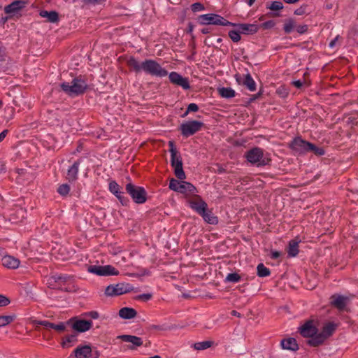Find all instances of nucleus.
Segmentation results:
<instances>
[{
  "label": "nucleus",
  "mask_w": 358,
  "mask_h": 358,
  "mask_svg": "<svg viewBox=\"0 0 358 358\" xmlns=\"http://www.w3.org/2000/svg\"><path fill=\"white\" fill-rule=\"evenodd\" d=\"M87 87L86 83L80 78H74L71 83H64L61 85L62 90L71 96L83 94Z\"/></svg>",
  "instance_id": "1"
},
{
  "label": "nucleus",
  "mask_w": 358,
  "mask_h": 358,
  "mask_svg": "<svg viewBox=\"0 0 358 358\" xmlns=\"http://www.w3.org/2000/svg\"><path fill=\"white\" fill-rule=\"evenodd\" d=\"M171 152V166L174 168V173L179 180L185 179V173L182 169V162L180 155H178V151L175 147L173 141L169 142Z\"/></svg>",
  "instance_id": "2"
},
{
  "label": "nucleus",
  "mask_w": 358,
  "mask_h": 358,
  "mask_svg": "<svg viewBox=\"0 0 358 358\" xmlns=\"http://www.w3.org/2000/svg\"><path fill=\"white\" fill-rule=\"evenodd\" d=\"M245 157L250 163L257 166H265L271 161L268 157L264 156L263 150L257 147L248 150Z\"/></svg>",
  "instance_id": "3"
},
{
  "label": "nucleus",
  "mask_w": 358,
  "mask_h": 358,
  "mask_svg": "<svg viewBox=\"0 0 358 358\" xmlns=\"http://www.w3.org/2000/svg\"><path fill=\"white\" fill-rule=\"evenodd\" d=\"M143 71L148 74L160 78L168 75V71L152 59H146L143 62Z\"/></svg>",
  "instance_id": "4"
},
{
  "label": "nucleus",
  "mask_w": 358,
  "mask_h": 358,
  "mask_svg": "<svg viewBox=\"0 0 358 358\" xmlns=\"http://www.w3.org/2000/svg\"><path fill=\"white\" fill-rule=\"evenodd\" d=\"M199 21L202 24H215L222 26H235L234 23L230 22L223 17L217 14H204L199 17Z\"/></svg>",
  "instance_id": "5"
},
{
  "label": "nucleus",
  "mask_w": 358,
  "mask_h": 358,
  "mask_svg": "<svg viewBox=\"0 0 358 358\" xmlns=\"http://www.w3.org/2000/svg\"><path fill=\"white\" fill-rule=\"evenodd\" d=\"M125 189L135 203L141 204L146 201L147 193L143 187L129 182L126 185Z\"/></svg>",
  "instance_id": "6"
},
{
  "label": "nucleus",
  "mask_w": 358,
  "mask_h": 358,
  "mask_svg": "<svg viewBox=\"0 0 358 358\" xmlns=\"http://www.w3.org/2000/svg\"><path fill=\"white\" fill-rule=\"evenodd\" d=\"M87 271L90 273H94L100 276L117 275L119 274V271L111 265H92L88 266Z\"/></svg>",
  "instance_id": "7"
},
{
  "label": "nucleus",
  "mask_w": 358,
  "mask_h": 358,
  "mask_svg": "<svg viewBox=\"0 0 358 358\" xmlns=\"http://www.w3.org/2000/svg\"><path fill=\"white\" fill-rule=\"evenodd\" d=\"M203 125L201 122L193 120L182 124L180 129L182 136L188 137L201 130Z\"/></svg>",
  "instance_id": "8"
},
{
  "label": "nucleus",
  "mask_w": 358,
  "mask_h": 358,
  "mask_svg": "<svg viewBox=\"0 0 358 358\" xmlns=\"http://www.w3.org/2000/svg\"><path fill=\"white\" fill-rule=\"evenodd\" d=\"M76 358H99V354L96 350H92L90 345H79L74 350Z\"/></svg>",
  "instance_id": "9"
},
{
  "label": "nucleus",
  "mask_w": 358,
  "mask_h": 358,
  "mask_svg": "<svg viewBox=\"0 0 358 358\" xmlns=\"http://www.w3.org/2000/svg\"><path fill=\"white\" fill-rule=\"evenodd\" d=\"M118 339L122 340L124 342L129 343L127 347L129 350H136L138 347L143 345V340L141 338L132 336V335H120L117 336Z\"/></svg>",
  "instance_id": "10"
},
{
  "label": "nucleus",
  "mask_w": 358,
  "mask_h": 358,
  "mask_svg": "<svg viewBox=\"0 0 358 358\" xmlns=\"http://www.w3.org/2000/svg\"><path fill=\"white\" fill-rule=\"evenodd\" d=\"M299 331L303 337L309 338L317 333V329L313 320H308L299 328Z\"/></svg>",
  "instance_id": "11"
},
{
  "label": "nucleus",
  "mask_w": 358,
  "mask_h": 358,
  "mask_svg": "<svg viewBox=\"0 0 358 358\" xmlns=\"http://www.w3.org/2000/svg\"><path fill=\"white\" fill-rule=\"evenodd\" d=\"M25 5L26 2L24 1H15L6 6L4 10L6 13L10 15V17L17 16Z\"/></svg>",
  "instance_id": "12"
},
{
  "label": "nucleus",
  "mask_w": 358,
  "mask_h": 358,
  "mask_svg": "<svg viewBox=\"0 0 358 358\" xmlns=\"http://www.w3.org/2000/svg\"><path fill=\"white\" fill-rule=\"evenodd\" d=\"M169 77L172 83L182 87L184 90H189L190 88L188 79L187 78H183L179 73L176 72H171Z\"/></svg>",
  "instance_id": "13"
},
{
  "label": "nucleus",
  "mask_w": 358,
  "mask_h": 358,
  "mask_svg": "<svg viewBox=\"0 0 358 358\" xmlns=\"http://www.w3.org/2000/svg\"><path fill=\"white\" fill-rule=\"evenodd\" d=\"M312 146V143L308 141H303L301 138H296L290 144V147L294 150L299 152H308V147Z\"/></svg>",
  "instance_id": "14"
},
{
  "label": "nucleus",
  "mask_w": 358,
  "mask_h": 358,
  "mask_svg": "<svg viewBox=\"0 0 358 358\" xmlns=\"http://www.w3.org/2000/svg\"><path fill=\"white\" fill-rule=\"evenodd\" d=\"M190 207L198 214L203 213V210L207 208V203L199 196L192 199L189 201Z\"/></svg>",
  "instance_id": "15"
},
{
  "label": "nucleus",
  "mask_w": 358,
  "mask_h": 358,
  "mask_svg": "<svg viewBox=\"0 0 358 358\" xmlns=\"http://www.w3.org/2000/svg\"><path fill=\"white\" fill-rule=\"evenodd\" d=\"M2 265L8 269H15L20 266V262L18 259L11 255H4L1 258Z\"/></svg>",
  "instance_id": "16"
},
{
  "label": "nucleus",
  "mask_w": 358,
  "mask_h": 358,
  "mask_svg": "<svg viewBox=\"0 0 358 358\" xmlns=\"http://www.w3.org/2000/svg\"><path fill=\"white\" fill-rule=\"evenodd\" d=\"M66 278L62 276H52L48 279V287L51 289H66L63 285L66 282Z\"/></svg>",
  "instance_id": "17"
},
{
  "label": "nucleus",
  "mask_w": 358,
  "mask_h": 358,
  "mask_svg": "<svg viewBox=\"0 0 358 358\" xmlns=\"http://www.w3.org/2000/svg\"><path fill=\"white\" fill-rule=\"evenodd\" d=\"M92 327V321L84 320H77L72 324V328L78 332L87 331L90 330Z\"/></svg>",
  "instance_id": "18"
},
{
  "label": "nucleus",
  "mask_w": 358,
  "mask_h": 358,
  "mask_svg": "<svg viewBox=\"0 0 358 358\" xmlns=\"http://www.w3.org/2000/svg\"><path fill=\"white\" fill-rule=\"evenodd\" d=\"M243 34H253L258 31V26L255 24H234Z\"/></svg>",
  "instance_id": "19"
},
{
  "label": "nucleus",
  "mask_w": 358,
  "mask_h": 358,
  "mask_svg": "<svg viewBox=\"0 0 358 358\" xmlns=\"http://www.w3.org/2000/svg\"><path fill=\"white\" fill-rule=\"evenodd\" d=\"M109 189L113 194H115L118 198V199L121 201V203L123 205L127 203V200L124 199V197L122 196V194H123V192H122L120 190V185L116 182L111 181L109 183Z\"/></svg>",
  "instance_id": "20"
},
{
  "label": "nucleus",
  "mask_w": 358,
  "mask_h": 358,
  "mask_svg": "<svg viewBox=\"0 0 358 358\" xmlns=\"http://www.w3.org/2000/svg\"><path fill=\"white\" fill-rule=\"evenodd\" d=\"M15 172L17 174L16 180L19 184H23L25 181L32 178L31 174L29 173L27 169H17Z\"/></svg>",
  "instance_id": "21"
},
{
  "label": "nucleus",
  "mask_w": 358,
  "mask_h": 358,
  "mask_svg": "<svg viewBox=\"0 0 358 358\" xmlns=\"http://www.w3.org/2000/svg\"><path fill=\"white\" fill-rule=\"evenodd\" d=\"M281 346L283 349L289 350L292 351H296L299 349L298 344L296 339L293 338H289L282 339L281 341Z\"/></svg>",
  "instance_id": "22"
},
{
  "label": "nucleus",
  "mask_w": 358,
  "mask_h": 358,
  "mask_svg": "<svg viewBox=\"0 0 358 358\" xmlns=\"http://www.w3.org/2000/svg\"><path fill=\"white\" fill-rule=\"evenodd\" d=\"M331 304L338 308L343 310L346 305V297L340 295H333L331 298Z\"/></svg>",
  "instance_id": "23"
},
{
  "label": "nucleus",
  "mask_w": 358,
  "mask_h": 358,
  "mask_svg": "<svg viewBox=\"0 0 358 358\" xmlns=\"http://www.w3.org/2000/svg\"><path fill=\"white\" fill-rule=\"evenodd\" d=\"M79 164L78 162H75L69 169L66 178L69 182H73L77 179Z\"/></svg>",
  "instance_id": "24"
},
{
  "label": "nucleus",
  "mask_w": 358,
  "mask_h": 358,
  "mask_svg": "<svg viewBox=\"0 0 358 358\" xmlns=\"http://www.w3.org/2000/svg\"><path fill=\"white\" fill-rule=\"evenodd\" d=\"M137 312L132 308L124 307L119 310V315L124 319H132L136 317Z\"/></svg>",
  "instance_id": "25"
},
{
  "label": "nucleus",
  "mask_w": 358,
  "mask_h": 358,
  "mask_svg": "<svg viewBox=\"0 0 358 358\" xmlns=\"http://www.w3.org/2000/svg\"><path fill=\"white\" fill-rule=\"evenodd\" d=\"M201 216L203 218V220L210 224H215L217 223V217L214 216L213 213L211 210H208V208L203 210V213L200 214Z\"/></svg>",
  "instance_id": "26"
},
{
  "label": "nucleus",
  "mask_w": 358,
  "mask_h": 358,
  "mask_svg": "<svg viewBox=\"0 0 358 358\" xmlns=\"http://www.w3.org/2000/svg\"><path fill=\"white\" fill-rule=\"evenodd\" d=\"M127 63L129 68L136 73L143 71V62L140 63L134 57H129Z\"/></svg>",
  "instance_id": "27"
},
{
  "label": "nucleus",
  "mask_w": 358,
  "mask_h": 358,
  "mask_svg": "<svg viewBox=\"0 0 358 358\" xmlns=\"http://www.w3.org/2000/svg\"><path fill=\"white\" fill-rule=\"evenodd\" d=\"M116 295H121L131 292L134 289L132 285L129 283H118L115 285Z\"/></svg>",
  "instance_id": "28"
},
{
  "label": "nucleus",
  "mask_w": 358,
  "mask_h": 358,
  "mask_svg": "<svg viewBox=\"0 0 358 358\" xmlns=\"http://www.w3.org/2000/svg\"><path fill=\"white\" fill-rule=\"evenodd\" d=\"M336 330V325L333 323H327L326 324L323 328L322 331L320 333L323 337L327 339L330 336L333 334L334 331Z\"/></svg>",
  "instance_id": "29"
},
{
  "label": "nucleus",
  "mask_w": 358,
  "mask_h": 358,
  "mask_svg": "<svg viewBox=\"0 0 358 358\" xmlns=\"http://www.w3.org/2000/svg\"><path fill=\"white\" fill-rule=\"evenodd\" d=\"M310 338V339H309L307 343L309 345L313 347H317L322 345L326 340L320 334H316L315 336Z\"/></svg>",
  "instance_id": "30"
},
{
  "label": "nucleus",
  "mask_w": 358,
  "mask_h": 358,
  "mask_svg": "<svg viewBox=\"0 0 358 358\" xmlns=\"http://www.w3.org/2000/svg\"><path fill=\"white\" fill-rule=\"evenodd\" d=\"M243 84L251 92H254L256 90L255 82L250 73L245 75Z\"/></svg>",
  "instance_id": "31"
},
{
  "label": "nucleus",
  "mask_w": 358,
  "mask_h": 358,
  "mask_svg": "<svg viewBox=\"0 0 358 358\" xmlns=\"http://www.w3.org/2000/svg\"><path fill=\"white\" fill-rule=\"evenodd\" d=\"M219 94L223 98H232L235 96V91L230 87H222L218 89Z\"/></svg>",
  "instance_id": "32"
},
{
  "label": "nucleus",
  "mask_w": 358,
  "mask_h": 358,
  "mask_svg": "<svg viewBox=\"0 0 358 358\" xmlns=\"http://www.w3.org/2000/svg\"><path fill=\"white\" fill-rule=\"evenodd\" d=\"M77 341V335L71 334L66 336L64 338L63 341L62 342V346L63 348H69L72 346Z\"/></svg>",
  "instance_id": "33"
},
{
  "label": "nucleus",
  "mask_w": 358,
  "mask_h": 358,
  "mask_svg": "<svg viewBox=\"0 0 358 358\" xmlns=\"http://www.w3.org/2000/svg\"><path fill=\"white\" fill-rule=\"evenodd\" d=\"M213 344V341H205L201 342L195 343L193 348L196 350H203L210 348Z\"/></svg>",
  "instance_id": "34"
},
{
  "label": "nucleus",
  "mask_w": 358,
  "mask_h": 358,
  "mask_svg": "<svg viewBox=\"0 0 358 358\" xmlns=\"http://www.w3.org/2000/svg\"><path fill=\"white\" fill-rule=\"evenodd\" d=\"M299 243L295 241H291L288 248V255L290 257H295L299 252Z\"/></svg>",
  "instance_id": "35"
},
{
  "label": "nucleus",
  "mask_w": 358,
  "mask_h": 358,
  "mask_svg": "<svg viewBox=\"0 0 358 358\" xmlns=\"http://www.w3.org/2000/svg\"><path fill=\"white\" fill-rule=\"evenodd\" d=\"M196 189L195 187L192 185L191 183L182 181L181 182V187L180 193H193Z\"/></svg>",
  "instance_id": "36"
},
{
  "label": "nucleus",
  "mask_w": 358,
  "mask_h": 358,
  "mask_svg": "<svg viewBox=\"0 0 358 358\" xmlns=\"http://www.w3.org/2000/svg\"><path fill=\"white\" fill-rule=\"evenodd\" d=\"M15 318V315H0V327H3L10 324L14 321Z\"/></svg>",
  "instance_id": "37"
},
{
  "label": "nucleus",
  "mask_w": 358,
  "mask_h": 358,
  "mask_svg": "<svg viewBox=\"0 0 358 358\" xmlns=\"http://www.w3.org/2000/svg\"><path fill=\"white\" fill-rule=\"evenodd\" d=\"M296 27V22L293 19H289L285 21L283 29L286 34H289Z\"/></svg>",
  "instance_id": "38"
},
{
  "label": "nucleus",
  "mask_w": 358,
  "mask_h": 358,
  "mask_svg": "<svg viewBox=\"0 0 358 358\" xmlns=\"http://www.w3.org/2000/svg\"><path fill=\"white\" fill-rule=\"evenodd\" d=\"M257 275L259 277H266L270 275V270L264 266L263 264H259L257 266Z\"/></svg>",
  "instance_id": "39"
},
{
  "label": "nucleus",
  "mask_w": 358,
  "mask_h": 358,
  "mask_svg": "<svg viewBox=\"0 0 358 358\" xmlns=\"http://www.w3.org/2000/svg\"><path fill=\"white\" fill-rule=\"evenodd\" d=\"M266 8L273 11H278L283 8V4L280 1H274L270 5H267Z\"/></svg>",
  "instance_id": "40"
},
{
  "label": "nucleus",
  "mask_w": 358,
  "mask_h": 358,
  "mask_svg": "<svg viewBox=\"0 0 358 358\" xmlns=\"http://www.w3.org/2000/svg\"><path fill=\"white\" fill-rule=\"evenodd\" d=\"M46 19L50 22H57L59 20V15L56 11H46Z\"/></svg>",
  "instance_id": "41"
},
{
  "label": "nucleus",
  "mask_w": 358,
  "mask_h": 358,
  "mask_svg": "<svg viewBox=\"0 0 358 358\" xmlns=\"http://www.w3.org/2000/svg\"><path fill=\"white\" fill-rule=\"evenodd\" d=\"M181 187V182L178 181L176 179H171L169 182V188L173 191L180 192Z\"/></svg>",
  "instance_id": "42"
},
{
  "label": "nucleus",
  "mask_w": 358,
  "mask_h": 358,
  "mask_svg": "<svg viewBox=\"0 0 358 358\" xmlns=\"http://www.w3.org/2000/svg\"><path fill=\"white\" fill-rule=\"evenodd\" d=\"M51 328L57 331H63L65 330V325L63 323L55 324L51 322H46V329Z\"/></svg>",
  "instance_id": "43"
},
{
  "label": "nucleus",
  "mask_w": 358,
  "mask_h": 358,
  "mask_svg": "<svg viewBox=\"0 0 358 358\" xmlns=\"http://www.w3.org/2000/svg\"><path fill=\"white\" fill-rule=\"evenodd\" d=\"M241 33L238 29L237 30L230 31L229 32V36L234 42H238L241 40Z\"/></svg>",
  "instance_id": "44"
},
{
  "label": "nucleus",
  "mask_w": 358,
  "mask_h": 358,
  "mask_svg": "<svg viewBox=\"0 0 358 358\" xmlns=\"http://www.w3.org/2000/svg\"><path fill=\"white\" fill-rule=\"evenodd\" d=\"M241 278L240 275H238V273H229L227 275L225 280L227 282H237L241 280Z\"/></svg>",
  "instance_id": "45"
},
{
  "label": "nucleus",
  "mask_w": 358,
  "mask_h": 358,
  "mask_svg": "<svg viewBox=\"0 0 358 358\" xmlns=\"http://www.w3.org/2000/svg\"><path fill=\"white\" fill-rule=\"evenodd\" d=\"M312 146L308 147V151H311L314 152L316 155L322 156L324 155V150L322 148H319L315 146L314 144L312 143Z\"/></svg>",
  "instance_id": "46"
},
{
  "label": "nucleus",
  "mask_w": 358,
  "mask_h": 358,
  "mask_svg": "<svg viewBox=\"0 0 358 358\" xmlns=\"http://www.w3.org/2000/svg\"><path fill=\"white\" fill-rule=\"evenodd\" d=\"M70 191V187L67 184L61 185L57 189V192L62 196H66Z\"/></svg>",
  "instance_id": "47"
},
{
  "label": "nucleus",
  "mask_w": 358,
  "mask_h": 358,
  "mask_svg": "<svg viewBox=\"0 0 358 358\" xmlns=\"http://www.w3.org/2000/svg\"><path fill=\"white\" fill-rule=\"evenodd\" d=\"M105 294L107 296H113L116 295V287L115 285H108L105 290Z\"/></svg>",
  "instance_id": "48"
},
{
  "label": "nucleus",
  "mask_w": 358,
  "mask_h": 358,
  "mask_svg": "<svg viewBox=\"0 0 358 358\" xmlns=\"http://www.w3.org/2000/svg\"><path fill=\"white\" fill-rule=\"evenodd\" d=\"M198 110H199V106L196 103H190V104H189L187 109L186 112L185 113V114L182 115V117L186 116L188 114V113H189V112H196Z\"/></svg>",
  "instance_id": "49"
},
{
  "label": "nucleus",
  "mask_w": 358,
  "mask_h": 358,
  "mask_svg": "<svg viewBox=\"0 0 358 358\" xmlns=\"http://www.w3.org/2000/svg\"><path fill=\"white\" fill-rule=\"evenodd\" d=\"M191 8L193 12L201 11L205 9L204 6L199 2L192 4Z\"/></svg>",
  "instance_id": "50"
},
{
  "label": "nucleus",
  "mask_w": 358,
  "mask_h": 358,
  "mask_svg": "<svg viewBox=\"0 0 358 358\" xmlns=\"http://www.w3.org/2000/svg\"><path fill=\"white\" fill-rule=\"evenodd\" d=\"M10 303V300L6 296L0 294V307L6 306Z\"/></svg>",
  "instance_id": "51"
},
{
  "label": "nucleus",
  "mask_w": 358,
  "mask_h": 358,
  "mask_svg": "<svg viewBox=\"0 0 358 358\" xmlns=\"http://www.w3.org/2000/svg\"><path fill=\"white\" fill-rule=\"evenodd\" d=\"M306 5L301 6L300 8H297L294 11V14L297 15H301L306 13Z\"/></svg>",
  "instance_id": "52"
},
{
  "label": "nucleus",
  "mask_w": 358,
  "mask_h": 358,
  "mask_svg": "<svg viewBox=\"0 0 358 358\" xmlns=\"http://www.w3.org/2000/svg\"><path fill=\"white\" fill-rule=\"evenodd\" d=\"M292 85L298 89L301 88L304 85H308L306 81H301L300 80L293 81Z\"/></svg>",
  "instance_id": "53"
},
{
  "label": "nucleus",
  "mask_w": 358,
  "mask_h": 358,
  "mask_svg": "<svg viewBox=\"0 0 358 358\" xmlns=\"http://www.w3.org/2000/svg\"><path fill=\"white\" fill-rule=\"evenodd\" d=\"M296 29L299 34H304L308 30V27L306 24L296 26Z\"/></svg>",
  "instance_id": "54"
},
{
  "label": "nucleus",
  "mask_w": 358,
  "mask_h": 358,
  "mask_svg": "<svg viewBox=\"0 0 358 358\" xmlns=\"http://www.w3.org/2000/svg\"><path fill=\"white\" fill-rule=\"evenodd\" d=\"M149 328L150 330H156V331H165L167 329V328L163 325H155V324L150 325Z\"/></svg>",
  "instance_id": "55"
},
{
  "label": "nucleus",
  "mask_w": 358,
  "mask_h": 358,
  "mask_svg": "<svg viewBox=\"0 0 358 358\" xmlns=\"http://www.w3.org/2000/svg\"><path fill=\"white\" fill-rule=\"evenodd\" d=\"M275 25V22L273 20H268L262 24V27L264 29H270L273 27Z\"/></svg>",
  "instance_id": "56"
},
{
  "label": "nucleus",
  "mask_w": 358,
  "mask_h": 358,
  "mask_svg": "<svg viewBox=\"0 0 358 358\" xmlns=\"http://www.w3.org/2000/svg\"><path fill=\"white\" fill-rule=\"evenodd\" d=\"M85 316L90 317L92 319H97L99 317V314L96 311H90L85 314Z\"/></svg>",
  "instance_id": "57"
},
{
  "label": "nucleus",
  "mask_w": 358,
  "mask_h": 358,
  "mask_svg": "<svg viewBox=\"0 0 358 358\" xmlns=\"http://www.w3.org/2000/svg\"><path fill=\"white\" fill-rule=\"evenodd\" d=\"M151 298H152V294H141V295H139L138 296V299H143V300H145V301L150 300Z\"/></svg>",
  "instance_id": "58"
},
{
  "label": "nucleus",
  "mask_w": 358,
  "mask_h": 358,
  "mask_svg": "<svg viewBox=\"0 0 358 358\" xmlns=\"http://www.w3.org/2000/svg\"><path fill=\"white\" fill-rule=\"evenodd\" d=\"M6 51L4 48H0V61L5 60L6 57Z\"/></svg>",
  "instance_id": "59"
},
{
  "label": "nucleus",
  "mask_w": 358,
  "mask_h": 358,
  "mask_svg": "<svg viewBox=\"0 0 358 358\" xmlns=\"http://www.w3.org/2000/svg\"><path fill=\"white\" fill-rule=\"evenodd\" d=\"M280 256V252L278 251H273L271 252V258L277 259Z\"/></svg>",
  "instance_id": "60"
},
{
  "label": "nucleus",
  "mask_w": 358,
  "mask_h": 358,
  "mask_svg": "<svg viewBox=\"0 0 358 358\" xmlns=\"http://www.w3.org/2000/svg\"><path fill=\"white\" fill-rule=\"evenodd\" d=\"M278 93L281 94L282 96H285L287 94V92L284 89H278L277 90Z\"/></svg>",
  "instance_id": "61"
},
{
  "label": "nucleus",
  "mask_w": 358,
  "mask_h": 358,
  "mask_svg": "<svg viewBox=\"0 0 358 358\" xmlns=\"http://www.w3.org/2000/svg\"><path fill=\"white\" fill-rule=\"evenodd\" d=\"M338 37H339V36H336L334 40H332V41L330 42V43H329V47L333 48V47H334V46H335L337 40L338 39Z\"/></svg>",
  "instance_id": "62"
},
{
  "label": "nucleus",
  "mask_w": 358,
  "mask_h": 358,
  "mask_svg": "<svg viewBox=\"0 0 358 358\" xmlns=\"http://www.w3.org/2000/svg\"><path fill=\"white\" fill-rule=\"evenodd\" d=\"M7 132V130H4L0 134V142L6 137Z\"/></svg>",
  "instance_id": "63"
},
{
  "label": "nucleus",
  "mask_w": 358,
  "mask_h": 358,
  "mask_svg": "<svg viewBox=\"0 0 358 358\" xmlns=\"http://www.w3.org/2000/svg\"><path fill=\"white\" fill-rule=\"evenodd\" d=\"M287 3H296L299 1V0H283Z\"/></svg>",
  "instance_id": "64"
}]
</instances>
